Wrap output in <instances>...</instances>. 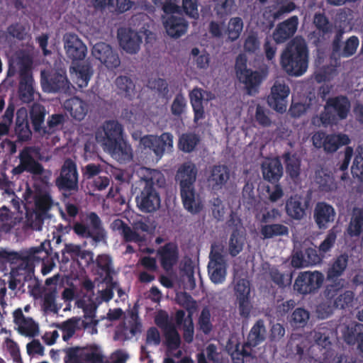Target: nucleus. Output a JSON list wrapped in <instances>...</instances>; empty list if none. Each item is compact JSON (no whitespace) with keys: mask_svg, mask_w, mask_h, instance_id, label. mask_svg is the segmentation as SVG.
<instances>
[{"mask_svg":"<svg viewBox=\"0 0 363 363\" xmlns=\"http://www.w3.org/2000/svg\"><path fill=\"white\" fill-rule=\"evenodd\" d=\"M190 102L194 112L195 123L205 118L206 114L203 106V91L201 88H194L189 93Z\"/></svg>","mask_w":363,"mask_h":363,"instance_id":"obj_33","label":"nucleus"},{"mask_svg":"<svg viewBox=\"0 0 363 363\" xmlns=\"http://www.w3.org/2000/svg\"><path fill=\"white\" fill-rule=\"evenodd\" d=\"M208 264L210 279L214 284H221L224 281L226 275V264L223 256L211 246Z\"/></svg>","mask_w":363,"mask_h":363,"instance_id":"obj_18","label":"nucleus"},{"mask_svg":"<svg viewBox=\"0 0 363 363\" xmlns=\"http://www.w3.org/2000/svg\"><path fill=\"white\" fill-rule=\"evenodd\" d=\"M287 174L292 179H297L301 171V160L296 155L286 152L284 155Z\"/></svg>","mask_w":363,"mask_h":363,"instance_id":"obj_47","label":"nucleus"},{"mask_svg":"<svg viewBox=\"0 0 363 363\" xmlns=\"http://www.w3.org/2000/svg\"><path fill=\"white\" fill-rule=\"evenodd\" d=\"M35 252L33 256V263L39 264L40 262L45 263V259L52 252V249L50 247V242H43L39 247H31L25 252H10L6 250H0V262H9L11 264L22 263L24 257L30 255V253Z\"/></svg>","mask_w":363,"mask_h":363,"instance_id":"obj_10","label":"nucleus"},{"mask_svg":"<svg viewBox=\"0 0 363 363\" xmlns=\"http://www.w3.org/2000/svg\"><path fill=\"white\" fill-rule=\"evenodd\" d=\"M55 182H78L77 165L70 159L65 161L61 168L60 175Z\"/></svg>","mask_w":363,"mask_h":363,"instance_id":"obj_45","label":"nucleus"},{"mask_svg":"<svg viewBox=\"0 0 363 363\" xmlns=\"http://www.w3.org/2000/svg\"><path fill=\"white\" fill-rule=\"evenodd\" d=\"M230 170L225 164L214 165L211 171L208 182H228L230 179Z\"/></svg>","mask_w":363,"mask_h":363,"instance_id":"obj_51","label":"nucleus"},{"mask_svg":"<svg viewBox=\"0 0 363 363\" xmlns=\"http://www.w3.org/2000/svg\"><path fill=\"white\" fill-rule=\"evenodd\" d=\"M53 206V200L47 192L39 191L34 196V207L26 211V220L23 223L24 231L42 230L44 221L50 217L49 211Z\"/></svg>","mask_w":363,"mask_h":363,"instance_id":"obj_3","label":"nucleus"},{"mask_svg":"<svg viewBox=\"0 0 363 363\" xmlns=\"http://www.w3.org/2000/svg\"><path fill=\"white\" fill-rule=\"evenodd\" d=\"M23 218L12 212L8 207L0 208V231L9 233L22 222Z\"/></svg>","mask_w":363,"mask_h":363,"instance_id":"obj_31","label":"nucleus"},{"mask_svg":"<svg viewBox=\"0 0 363 363\" xmlns=\"http://www.w3.org/2000/svg\"><path fill=\"white\" fill-rule=\"evenodd\" d=\"M323 281L324 276L318 271L302 272L295 279L294 289L303 296L315 294L321 287Z\"/></svg>","mask_w":363,"mask_h":363,"instance_id":"obj_12","label":"nucleus"},{"mask_svg":"<svg viewBox=\"0 0 363 363\" xmlns=\"http://www.w3.org/2000/svg\"><path fill=\"white\" fill-rule=\"evenodd\" d=\"M335 336L336 331L329 323H321L315 330L314 340L316 345L323 350L322 360L324 362L330 363L334 355L330 347Z\"/></svg>","mask_w":363,"mask_h":363,"instance_id":"obj_14","label":"nucleus"},{"mask_svg":"<svg viewBox=\"0 0 363 363\" xmlns=\"http://www.w3.org/2000/svg\"><path fill=\"white\" fill-rule=\"evenodd\" d=\"M324 255L315 248L308 247L303 250H296L292 255L291 265L295 268H303L314 266L322 262Z\"/></svg>","mask_w":363,"mask_h":363,"instance_id":"obj_20","label":"nucleus"},{"mask_svg":"<svg viewBox=\"0 0 363 363\" xmlns=\"http://www.w3.org/2000/svg\"><path fill=\"white\" fill-rule=\"evenodd\" d=\"M34 149L32 147H25L19 152V164L12 170L13 174H21L23 172L38 177L40 182H48L52 175L51 171L43 168V165L35 160L33 156Z\"/></svg>","mask_w":363,"mask_h":363,"instance_id":"obj_8","label":"nucleus"},{"mask_svg":"<svg viewBox=\"0 0 363 363\" xmlns=\"http://www.w3.org/2000/svg\"><path fill=\"white\" fill-rule=\"evenodd\" d=\"M16 325L18 333L23 335L35 337L38 333V325L32 318H26Z\"/></svg>","mask_w":363,"mask_h":363,"instance_id":"obj_49","label":"nucleus"},{"mask_svg":"<svg viewBox=\"0 0 363 363\" xmlns=\"http://www.w3.org/2000/svg\"><path fill=\"white\" fill-rule=\"evenodd\" d=\"M18 65L19 67L18 98L21 102L29 104L34 101L36 94L31 72L32 59L28 55H23L19 57Z\"/></svg>","mask_w":363,"mask_h":363,"instance_id":"obj_7","label":"nucleus"},{"mask_svg":"<svg viewBox=\"0 0 363 363\" xmlns=\"http://www.w3.org/2000/svg\"><path fill=\"white\" fill-rule=\"evenodd\" d=\"M96 266V273L104 278L105 281L113 280L114 272L111 257L106 254L99 255L94 261Z\"/></svg>","mask_w":363,"mask_h":363,"instance_id":"obj_35","label":"nucleus"},{"mask_svg":"<svg viewBox=\"0 0 363 363\" xmlns=\"http://www.w3.org/2000/svg\"><path fill=\"white\" fill-rule=\"evenodd\" d=\"M313 145L318 149L323 148L326 152H335L337 149L350 143V140L345 134L326 135L323 131L315 133L311 138Z\"/></svg>","mask_w":363,"mask_h":363,"instance_id":"obj_15","label":"nucleus"},{"mask_svg":"<svg viewBox=\"0 0 363 363\" xmlns=\"http://www.w3.org/2000/svg\"><path fill=\"white\" fill-rule=\"evenodd\" d=\"M354 299V293L351 291H343L333 301L335 308L344 309L352 306Z\"/></svg>","mask_w":363,"mask_h":363,"instance_id":"obj_58","label":"nucleus"},{"mask_svg":"<svg viewBox=\"0 0 363 363\" xmlns=\"http://www.w3.org/2000/svg\"><path fill=\"white\" fill-rule=\"evenodd\" d=\"M349 262L347 253H342L334 258L328 266L326 279L328 281H337L344 274Z\"/></svg>","mask_w":363,"mask_h":363,"instance_id":"obj_28","label":"nucleus"},{"mask_svg":"<svg viewBox=\"0 0 363 363\" xmlns=\"http://www.w3.org/2000/svg\"><path fill=\"white\" fill-rule=\"evenodd\" d=\"M64 106L71 116L79 121L84 118L89 108L87 103L77 96L66 100Z\"/></svg>","mask_w":363,"mask_h":363,"instance_id":"obj_32","label":"nucleus"},{"mask_svg":"<svg viewBox=\"0 0 363 363\" xmlns=\"http://www.w3.org/2000/svg\"><path fill=\"white\" fill-rule=\"evenodd\" d=\"M359 40L356 35L350 36L344 43L343 48H340V52H336L342 57H350L357 51Z\"/></svg>","mask_w":363,"mask_h":363,"instance_id":"obj_56","label":"nucleus"},{"mask_svg":"<svg viewBox=\"0 0 363 363\" xmlns=\"http://www.w3.org/2000/svg\"><path fill=\"white\" fill-rule=\"evenodd\" d=\"M186 108V100L182 93L177 94L171 105V113L173 116L180 117Z\"/></svg>","mask_w":363,"mask_h":363,"instance_id":"obj_60","label":"nucleus"},{"mask_svg":"<svg viewBox=\"0 0 363 363\" xmlns=\"http://www.w3.org/2000/svg\"><path fill=\"white\" fill-rule=\"evenodd\" d=\"M140 145L144 150L152 151L157 160L164 155L166 150L173 147V135L170 133H163L160 135H147L140 139Z\"/></svg>","mask_w":363,"mask_h":363,"instance_id":"obj_17","label":"nucleus"},{"mask_svg":"<svg viewBox=\"0 0 363 363\" xmlns=\"http://www.w3.org/2000/svg\"><path fill=\"white\" fill-rule=\"evenodd\" d=\"M167 347L169 350H177L181 345V337L177 330L176 326L164 332Z\"/></svg>","mask_w":363,"mask_h":363,"instance_id":"obj_57","label":"nucleus"},{"mask_svg":"<svg viewBox=\"0 0 363 363\" xmlns=\"http://www.w3.org/2000/svg\"><path fill=\"white\" fill-rule=\"evenodd\" d=\"M197 174L196 164L191 161L185 162L178 168L176 182H196Z\"/></svg>","mask_w":363,"mask_h":363,"instance_id":"obj_42","label":"nucleus"},{"mask_svg":"<svg viewBox=\"0 0 363 363\" xmlns=\"http://www.w3.org/2000/svg\"><path fill=\"white\" fill-rule=\"evenodd\" d=\"M112 48L107 43L99 42L96 43L91 50L92 55L101 62L111 52Z\"/></svg>","mask_w":363,"mask_h":363,"instance_id":"obj_62","label":"nucleus"},{"mask_svg":"<svg viewBox=\"0 0 363 363\" xmlns=\"http://www.w3.org/2000/svg\"><path fill=\"white\" fill-rule=\"evenodd\" d=\"M350 108V101L346 96L329 97L320 114V120L324 125L336 124L347 118Z\"/></svg>","mask_w":363,"mask_h":363,"instance_id":"obj_5","label":"nucleus"},{"mask_svg":"<svg viewBox=\"0 0 363 363\" xmlns=\"http://www.w3.org/2000/svg\"><path fill=\"white\" fill-rule=\"evenodd\" d=\"M65 123V116L62 113H55L50 116L47 121V126H44L43 133L52 134Z\"/></svg>","mask_w":363,"mask_h":363,"instance_id":"obj_48","label":"nucleus"},{"mask_svg":"<svg viewBox=\"0 0 363 363\" xmlns=\"http://www.w3.org/2000/svg\"><path fill=\"white\" fill-rule=\"evenodd\" d=\"M77 326V320L74 318L68 319L58 325V328L62 332V339L68 341L75 333Z\"/></svg>","mask_w":363,"mask_h":363,"instance_id":"obj_59","label":"nucleus"},{"mask_svg":"<svg viewBox=\"0 0 363 363\" xmlns=\"http://www.w3.org/2000/svg\"><path fill=\"white\" fill-rule=\"evenodd\" d=\"M245 52L251 54L256 53L260 48V42L257 33H250L244 42L243 45Z\"/></svg>","mask_w":363,"mask_h":363,"instance_id":"obj_63","label":"nucleus"},{"mask_svg":"<svg viewBox=\"0 0 363 363\" xmlns=\"http://www.w3.org/2000/svg\"><path fill=\"white\" fill-rule=\"evenodd\" d=\"M242 28L243 22L241 18L234 17L230 18L227 28L228 38L231 41L236 40L240 37Z\"/></svg>","mask_w":363,"mask_h":363,"instance_id":"obj_55","label":"nucleus"},{"mask_svg":"<svg viewBox=\"0 0 363 363\" xmlns=\"http://www.w3.org/2000/svg\"><path fill=\"white\" fill-rule=\"evenodd\" d=\"M266 328L262 319H259L252 327L247 340L244 344L247 347H254L259 345L265 339Z\"/></svg>","mask_w":363,"mask_h":363,"instance_id":"obj_37","label":"nucleus"},{"mask_svg":"<svg viewBox=\"0 0 363 363\" xmlns=\"http://www.w3.org/2000/svg\"><path fill=\"white\" fill-rule=\"evenodd\" d=\"M46 110L44 106L35 103L30 109L29 116L31 124L35 132L43 133Z\"/></svg>","mask_w":363,"mask_h":363,"instance_id":"obj_40","label":"nucleus"},{"mask_svg":"<svg viewBox=\"0 0 363 363\" xmlns=\"http://www.w3.org/2000/svg\"><path fill=\"white\" fill-rule=\"evenodd\" d=\"M41 86L47 93H66L69 89V82L65 72L55 70L46 73L41 72Z\"/></svg>","mask_w":363,"mask_h":363,"instance_id":"obj_16","label":"nucleus"},{"mask_svg":"<svg viewBox=\"0 0 363 363\" xmlns=\"http://www.w3.org/2000/svg\"><path fill=\"white\" fill-rule=\"evenodd\" d=\"M160 262L165 270L171 269L177 262L179 252L176 245L172 242L166 243L158 250Z\"/></svg>","mask_w":363,"mask_h":363,"instance_id":"obj_29","label":"nucleus"},{"mask_svg":"<svg viewBox=\"0 0 363 363\" xmlns=\"http://www.w3.org/2000/svg\"><path fill=\"white\" fill-rule=\"evenodd\" d=\"M356 152L351 172L353 176L360 178L363 177V146H359Z\"/></svg>","mask_w":363,"mask_h":363,"instance_id":"obj_61","label":"nucleus"},{"mask_svg":"<svg viewBox=\"0 0 363 363\" xmlns=\"http://www.w3.org/2000/svg\"><path fill=\"white\" fill-rule=\"evenodd\" d=\"M289 93L290 89L288 85L276 81L268 97L269 106L277 112L284 113L286 109V98Z\"/></svg>","mask_w":363,"mask_h":363,"instance_id":"obj_21","label":"nucleus"},{"mask_svg":"<svg viewBox=\"0 0 363 363\" xmlns=\"http://www.w3.org/2000/svg\"><path fill=\"white\" fill-rule=\"evenodd\" d=\"M75 234L82 238H91V245L96 246L106 240V231L102 221L95 212L86 214L85 223L76 222L72 227Z\"/></svg>","mask_w":363,"mask_h":363,"instance_id":"obj_4","label":"nucleus"},{"mask_svg":"<svg viewBox=\"0 0 363 363\" xmlns=\"http://www.w3.org/2000/svg\"><path fill=\"white\" fill-rule=\"evenodd\" d=\"M112 228L120 232L125 242H140L144 240L143 236L121 219L115 220L112 223Z\"/></svg>","mask_w":363,"mask_h":363,"instance_id":"obj_38","label":"nucleus"},{"mask_svg":"<svg viewBox=\"0 0 363 363\" xmlns=\"http://www.w3.org/2000/svg\"><path fill=\"white\" fill-rule=\"evenodd\" d=\"M84 349L78 347L68 348L65 357V363H84Z\"/></svg>","mask_w":363,"mask_h":363,"instance_id":"obj_64","label":"nucleus"},{"mask_svg":"<svg viewBox=\"0 0 363 363\" xmlns=\"http://www.w3.org/2000/svg\"><path fill=\"white\" fill-rule=\"evenodd\" d=\"M123 128L116 121H107L103 125V130L96 133V140L101 143L104 149L113 157L123 162L130 161L132 157V149L123 138Z\"/></svg>","mask_w":363,"mask_h":363,"instance_id":"obj_1","label":"nucleus"},{"mask_svg":"<svg viewBox=\"0 0 363 363\" xmlns=\"http://www.w3.org/2000/svg\"><path fill=\"white\" fill-rule=\"evenodd\" d=\"M119 45L123 50L129 54H136L142 43L141 36L130 28H120L118 30Z\"/></svg>","mask_w":363,"mask_h":363,"instance_id":"obj_23","label":"nucleus"},{"mask_svg":"<svg viewBox=\"0 0 363 363\" xmlns=\"http://www.w3.org/2000/svg\"><path fill=\"white\" fill-rule=\"evenodd\" d=\"M280 63L291 76L299 77L303 74L308 64V50L305 41L296 38L289 43L281 53Z\"/></svg>","mask_w":363,"mask_h":363,"instance_id":"obj_2","label":"nucleus"},{"mask_svg":"<svg viewBox=\"0 0 363 363\" xmlns=\"http://www.w3.org/2000/svg\"><path fill=\"white\" fill-rule=\"evenodd\" d=\"M211 312L207 307L202 309L198 319V329L204 335H209L213 330V324L211 321Z\"/></svg>","mask_w":363,"mask_h":363,"instance_id":"obj_53","label":"nucleus"},{"mask_svg":"<svg viewBox=\"0 0 363 363\" xmlns=\"http://www.w3.org/2000/svg\"><path fill=\"white\" fill-rule=\"evenodd\" d=\"M313 23L319 35L318 40H320V38L325 39L333 32V25L324 13H315Z\"/></svg>","mask_w":363,"mask_h":363,"instance_id":"obj_46","label":"nucleus"},{"mask_svg":"<svg viewBox=\"0 0 363 363\" xmlns=\"http://www.w3.org/2000/svg\"><path fill=\"white\" fill-rule=\"evenodd\" d=\"M259 233L263 240H267L277 237L288 236L289 230L284 224L272 223L262 225Z\"/></svg>","mask_w":363,"mask_h":363,"instance_id":"obj_36","label":"nucleus"},{"mask_svg":"<svg viewBox=\"0 0 363 363\" xmlns=\"http://www.w3.org/2000/svg\"><path fill=\"white\" fill-rule=\"evenodd\" d=\"M313 217L318 228L325 229L335 217L334 208L325 202H318L315 207Z\"/></svg>","mask_w":363,"mask_h":363,"instance_id":"obj_26","label":"nucleus"},{"mask_svg":"<svg viewBox=\"0 0 363 363\" xmlns=\"http://www.w3.org/2000/svg\"><path fill=\"white\" fill-rule=\"evenodd\" d=\"M194 183H180L181 198L185 209L191 213H199L203 205L198 198H196Z\"/></svg>","mask_w":363,"mask_h":363,"instance_id":"obj_24","label":"nucleus"},{"mask_svg":"<svg viewBox=\"0 0 363 363\" xmlns=\"http://www.w3.org/2000/svg\"><path fill=\"white\" fill-rule=\"evenodd\" d=\"M201 138L194 133H182L178 142V148L186 153H190L195 150L199 144Z\"/></svg>","mask_w":363,"mask_h":363,"instance_id":"obj_44","label":"nucleus"},{"mask_svg":"<svg viewBox=\"0 0 363 363\" xmlns=\"http://www.w3.org/2000/svg\"><path fill=\"white\" fill-rule=\"evenodd\" d=\"M169 14L163 22L164 28L168 35L174 38H179L186 32L188 22L182 16Z\"/></svg>","mask_w":363,"mask_h":363,"instance_id":"obj_27","label":"nucleus"},{"mask_svg":"<svg viewBox=\"0 0 363 363\" xmlns=\"http://www.w3.org/2000/svg\"><path fill=\"white\" fill-rule=\"evenodd\" d=\"M247 60L244 55H239L235 60V70L238 80L242 83L249 95L258 92L259 86L264 79L262 72L247 68Z\"/></svg>","mask_w":363,"mask_h":363,"instance_id":"obj_9","label":"nucleus"},{"mask_svg":"<svg viewBox=\"0 0 363 363\" xmlns=\"http://www.w3.org/2000/svg\"><path fill=\"white\" fill-rule=\"evenodd\" d=\"M115 84L118 94L128 99L135 95V85L129 77L119 76L116 79Z\"/></svg>","mask_w":363,"mask_h":363,"instance_id":"obj_43","label":"nucleus"},{"mask_svg":"<svg viewBox=\"0 0 363 363\" xmlns=\"http://www.w3.org/2000/svg\"><path fill=\"white\" fill-rule=\"evenodd\" d=\"M34 254L35 251L33 253H30V255L24 257L22 263H20L15 269H12L11 272V280L9 282V287L11 289H16L18 285L23 286L25 282L32 280L34 277Z\"/></svg>","mask_w":363,"mask_h":363,"instance_id":"obj_13","label":"nucleus"},{"mask_svg":"<svg viewBox=\"0 0 363 363\" xmlns=\"http://www.w3.org/2000/svg\"><path fill=\"white\" fill-rule=\"evenodd\" d=\"M145 184L146 185L142 191L140 196L137 197V203L141 211L152 213L160 208V197L159 193L153 187V184L155 183Z\"/></svg>","mask_w":363,"mask_h":363,"instance_id":"obj_19","label":"nucleus"},{"mask_svg":"<svg viewBox=\"0 0 363 363\" xmlns=\"http://www.w3.org/2000/svg\"><path fill=\"white\" fill-rule=\"evenodd\" d=\"M231 229L228 242V252L232 257H236L243 250L246 240V232L242 225V220L233 213L226 223Z\"/></svg>","mask_w":363,"mask_h":363,"instance_id":"obj_11","label":"nucleus"},{"mask_svg":"<svg viewBox=\"0 0 363 363\" xmlns=\"http://www.w3.org/2000/svg\"><path fill=\"white\" fill-rule=\"evenodd\" d=\"M337 230L335 227L328 230L325 239L318 247V251L325 257L326 254L334 247L337 240Z\"/></svg>","mask_w":363,"mask_h":363,"instance_id":"obj_50","label":"nucleus"},{"mask_svg":"<svg viewBox=\"0 0 363 363\" xmlns=\"http://www.w3.org/2000/svg\"><path fill=\"white\" fill-rule=\"evenodd\" d=\"M50 242V247L52 249L51 255H48L45 259V263H43V267L42 268V272L45 274L51 271L53 267L55 265V259L57 262H62V263H67L69 259L73 260H79V255L82 250V247L79 245L73 243H65L64 248L61 250V260L60 259L59 252L55 251L57 245L62 242V235L59 233H53V237L51 240H45V242Z\"/></svg>","mask_w":363,"mask_h":363,"instance_id":"obj_6","label":"nucleus"},{"mask_svg":"<svg viewBox=\"0 0 363 363\" xmlns=\"http://www.w3.org/2000/svg\"><path fill=\"white\" fill-rule=\"evenodd\" d=\"M307 208V201L303 202V198L297 195L291 196L286 203V214L294 220L302 219L306 216Z\"/></svg>","mask_w":363,"mask_h":363,"instance_id":"obj_30","label":"nucleus"},{"mask_svg":"<svg viewBox=\"0 0 363 363\" xmlns=\"http://www.w3.org/2000/svg\"><path fill=\"white\" fill-rule=\"evenodd\" d=\"M298 25L297 16H292L279 23L273 32V38L277 43H282L291 38L296 33Z\"/></svg>","mask_w":363,"mask_h":363,"instance_id":"obj_25","label":"nucleus"},{"mask_svg":"<svg viewBox=\"0 0 363 363\" xmlns=\"http://www.w3.org/2000/svg\"><path fill=\"white\" fill-rule=\"evenodd\" d=\"M347 233L352 238L359 237L363 233V208H353Z\"/></svg>","mask_w":363,"mask_h":363,"instance_id":"obj_39","label":"nucleus"},{"mask_svg":"<svg viewBox=\"0 0 363 363\" xmlns=\"http://www.w3.org/2000/svg\"><path fill=\"white\" fill-rule=\"evenodd\" d=\"M342 337L345 342L350 345L360 343V336L363 335V324L352 323L345 325L342 330Z\"/></svg>","mask_w":363,"mask_h":363,"instance_id":"obj_41","label":"nucleus"},{"mask_svg":"<svg viewBox=\"0 0 363 363\" xmlns=\"http://www.w3.org/2000/svg\"><path fill=\"white\" fill-rule=\"evenodd\" d=\"M65 49L67 57L72 62L83 60L87 52L85 44L79 38L77 35L69 33L65 37Z\"/></svg>","mask_w":363,"mask_h":363,"instance_id":"obj_22","label":"nucleus"},{"mask_svg":"<svg viewBox=\"0 0 363 363\" xmlns=\"http://www.w3.org/2000/svg\"><path fill=\"white\" fill-rule=\"evenodd\" d=\"M83 356L84 363H102L104 361V355L100 351L99 347L93 345L87 347H84Z\"/></svg>","mask_w":363,"mask_h":363,"instance_id":"obj_52","label":"nucleus"},{"mask_svg":"<svg viewBox=\"0 0 363 363\" xmlns=\"http://www.w3.org/2000/svg\"><path fill=\"white\" fill-rule=\"evenodd\" d=\"M264 179L267 182H279L283 175V166L278 159H272L262 165Z\"/></svg>","mask_w":363,"mask_h":363,"instance_id":"obj_34","label":"nucleus"},{"mask_svg":"<svg viewBox=\"0 0 363 363\" xmlns=\"http://www.w3.org/2000/svg\"><path fill=\"white\" fill-rule=\"evenodd\" d=\"M309 316V312L307 310L297 308L291 315L290 323L294 328H303L306 325Z\"/></svg>","mask_w":363,"mask_h":363,"instance_id":"obj_54","label":"nucleus"}]
</instances>
